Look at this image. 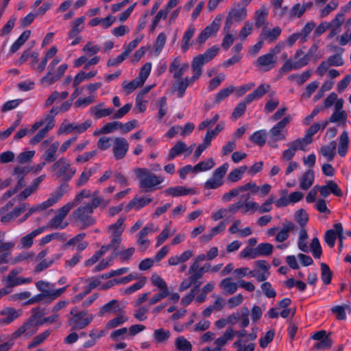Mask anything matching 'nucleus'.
<instances>
[{"label":"nucleus","instance_id":"f257e3e1","mask_svg":"<svg viewBox=\"0 0 351 351\" xmlns=\"http://www.w3.org/2000/svg\"><path fill=\"white\" fill-rule=\"evenodd\" d=\"M99 193L98 190L94 191L90 202L77 207L72 212L71 220L81 229L87 228L95 223L96 220L92 215L95 208L99 206L105 208L110 204V199H104L99 195Z\"/></svg>","mask_w":351,"mask_h":351},{"label":"nucleus","instance_id":"f03ea898","mask_svg":"<svg viewBox=\"0 0 351 351\" xmlns=\"http://www.w3.org/2000/svg\"><path fill=\"white\" fill-rule=\"evenodd\" d=\"M285 48V43L279 42L271 48L268 53L259 56L254 62V66L261 71H269L274 69L277 63L276 55Z\"/></svg>","mask_w":351,"mask_h":351},{"label":"nucleus","instance_id":"7ed1b4c3","mask_svg":"<svg viewBox=\"0 0 351 351\" xmlns=\"http://www.w3.org/2000/svg\"><path fill=\"white\" fill-rule=\"evenodd\" d=\"M132 107V104L128 103L115 111L112 108H105L104 103H99L97 105L90 107V112L96 119L110 115H112L113 119H120L130 112Z\"/></svg>","mask_w":351,"mask_h":351},{"label":"nucleus","instance_id":"20e7f679","mask_svg":"<svg viewBox=\"0 0 351 351\" xmlns=\"http://www.w3.org/2000/svg\"><path fill=\"white\" fill-rule=\"evenodd\" d=\"M135 174L139 179V188L144 192L154 190L155 187L164 181L161 176H156L146 168L136 169Z\"/></svg>","mask_w":351,"mask_h":351},{"label":"nucleus","instance_id":"39448f33","mask_svg":"<svg viewBox=\"0 0 351 351\" xmlns=\"http://www.w3.org/2000/svg\"><path fill=\"white\" fill-rule=\"evenodd\" d=\"M29 166H16L12 172V176L16 177V184L14 187L10 189L0 197V202L3 204L8 199L16 194L19 190L26 185L25 177L32 170Z\"/></svg>","mask_w":351,"mask_h":351},{"label":"nucleus","instance_id":"423d86ee","mask_svg":"<svg viewBox=\"0 0 351 351\" xmlns=\"http://www.w3.org/2000/svg\"><path fill=\"white\" fill-rule=\"evenodd\" d=\"M51 169L53 177L63 181L70 180L77 171V169L71 166L69 160L64 157L53 163Z\"/></svg>","mask_w":351,"mask_h":351},{"label":"nucleus","instance_id":"0eeeda50","mask_svg":"<svg viewBox=\"0 0 351 351\" xmlns=\"http://www.w3.org/2000/svg\"><path fill=\"white\" fill-rule=\"evenodd\" d=\"M291 121V115L285 117L282 119L275 124L269 131V139L268 144L273 148L278 147L277 142L284 141L286 138V134L284 129L289 124Z\"/></svg>","mask_w":351,"mask_h":351},{"label":"nucleus","instance_id":"6e6552de","mask_svg":"<svg viewBox=\"0 0 351 351\" xmlns=\"http://www.w3.org/2000/svg\"><path fill=\"white\" fill-rule=\"evenodd\" d=\"M236 336L239 337L238 340L234 342L233 347L237 348V351H254L256 344L248 341H252L257 337L256 333L252 330L250 333H247V330H237Z\"/></svg>","mask_w":351,"mask_h":351},{"label":"nucleus","instance_id":"1a4fd4ad","mask_svg":"<svg viewBox=\"0 0 351 351\" xmlns=\"http://www.w3.org/2000/svg\"><path fill=\"white\" fill-rule=\"evenodd\" d=\"M68 185L62 184L53 193H52L49 197L41 204L30 208L27 213L32 215L34 213L43 211L47 208L56 204L61 199L64 194L67 191Z\"/></svg>","mask_w":351,"mask_h":351},{"label":"nucleus","instance_id":"9d476101","mask_svg":"<svg viewBox=\"0 0 351 351\" xmlns=\"http://www.w3.org/2000/svg\"><path fill=\"white\" fill-rule=\"evenodd\" d=\"M219 48L217 45L208 49L204 53L193 58L191 62L192 71H196L202 75V66L213 60L218 53Z\"/></svg>","mask_w":351,"mask_h":351},{"label":"nucleus","instance_id":"9b49d317","mask_svg":"<svg viewBox=\"0 0 351 351\" xmlns=\"http://www.w3.org/2000/svg\"><path fill=\"white\" fill-rule=\"evenodd\" d=\"M73 208V203H66L56 210L53 217L48 223V226L53 229H64L69 223L64 221V219L71 210Z\"/></svg>","mask_w":351,"mask_h":351},{"label":"nucleus","instance_id":"f8f14e48","mask_svg":"<svg viewBox=\"0 0 351 351\" xmlns=\"http://www.w3.org/2000/svg\"><path fill=\"white\" fill-rule=\"evenodd\" d=\"M125 217H119L117 221L108 227V230L110 233L111 241L108 245L110 249L112 248L114 251L119 247L121 242V234L125 229Z\"/></svg>","mask_w":351,"mask_h":351},{"label":"nucleus","instance_id":"ddd939ff","mask_svg":"<svg viewBox=\"0 0 351 351\" xmlns=\"http://www.w3.org/2000/svg\"><path fill=\"white\" fill-rule=\"evenodd\" d=\"M309 61L310 60L308 55H306L302 49H299L295 51L293 59L287 60L282 65L281 69L285 72H289L291 70H297L307 65Z\"/></svg>","mask_w":351,"mask_h":351},{"label":"nucleus","instance_id":"4468645a","mask_svg":"<svg viewBox=\"0 0 351 351\" xmlns=\"http://www.w3.org/2000/svg\"><path fill=\"white\" fill-rule=\"evenodd\" d=\"M228 168L229 165L227 162L217 168L214 171L212 177L204 182V187L206 189H217L221 186L223 184V177Z\"/></svg>","mask_w":351,"mask_h":351},{"label":"nucleus","instance_id":"2eb2a0df","mask_svg":"<svg viewBox=\"0 0 351 351\" xmlns=\"http://www.w3.org/2000/svg\"><path fill=\"white\" fill-rule=\"evenodd\" d=\"M21 268H14L12 269L7 276L2 278V283L5 285L4 288L11 289L12 288L23 285L28 284L32 281L31 278L19 277V275L21 273Z\"/></svg>","mask_w":351,"mask_h":351},{"label":"nucleus","instance_id":"dca6fc26","mask_svg":"<svg viewBox=\"0 0 351 351\" xmlns=\"http://www.w3.org/2000/svg\"><path fill=\"white\" fill-rule=\"evenodd\" d=\"M92 125V121L90 119L86 120L82 123H69L64 121L61 123L57 133L59 135H65L75 132L77 134L84 132Z\"/></svg>","mask_w":351,"mask_h":351},{"label":"nucleus","instance_id":"f3484780","mask_svg":"<svg viewBox=\"0 0 351 351\" xmlns=\"http://www.w3.org/2000/svg\"><path fill=\"white\" fill-rule=\"evenodd\" d=\"M192 77H186L183 78H174V82L172 88L174 91L178 92V97L181 98L184 94L188 86L192 85L200 77L201 75L196 71H192Z\"/></svg>","mask_w":351,"mask_h":351},{"label":"nucleus","instance_id":"a211bd4d","mask_svg":"<svg viewBox=\"0 0 351 351\" xmlns=\"http://www.w3.org/2000/svg\"><path fill=\"white\" fill-rule=\"evenodd\" d=\"M70 313L72 315L70 322L75 326L81 328L86 327L93 319V315L87 314L86 311L77 312L75 308L71 309Z\"/></svg>","mask_w":351,"mask_h":351},{"label":"nucleus","instance_id":"6ab92c4d","mask_svg":"<svg viewBox=\"0 0 351 351\" xmlns=\"http://www.w3.org/2000/svg\"><path fill=\"white\" fill-rule=\"evenodd\" d=\"M330 332L326 334V330H319L311 336L314 340L319 341L316 343L313 348L316 350H328L332 346V341L330 338Z\"/></svg>","mask_w":351,"mask_h":351},{"label":"nucleus","instance_id":"aec40b11","mask_svg":"<svg viewBox=\"0 0 351 351\" xmlns=\"http://www.w3.org/2000/svg\"><path fill=\"white\" fill-rule=\"evenodd\" d=\"M36 287L38 291L51 295V300H56L60 297L66 289V287L54 289V285L50 282L39 280L36 282Z\"/></svg>","mask_w":351,"mask_h":351},{"label":"nucleus","instance_id":"412c9836","mask_svg":"<svg viewBox=\"0 0 351 351\" xmlns=\"http://www.w3.org/2000/svg\"><path fill=\"white\" fill-rule=\"evenodd\" d=\"M189 69V63L183 62L181 56H177L171 61L169 71L173 78H180Z\"/></svg>","mask_w":351,"mask_h":351},{"label":"nucleus","instance_id":"4be33fe9","mask_svg":"<svg viewBox=\"0 0 351 351\" xmlns=\"http://www.w3.org/2000/svg\"><path fill=\"white\" fill-rule=\"evenodd\" d=\"M344 64L340 54L330 56L325 61L322 62L316 69V73L319 76H323L330 66H340Z\"/></svg>","mask_w":351,"mask_h":351},{"label":"nucleus","instance_id":"5701e85b","mask_svg":"<svg viewBox=\"0 0 351 351\" xmlns=\"http://www.w3.org/2000/svg\"><path fill=\"white\" fill-rule=\"evenodd\" d=\"M45 315V311L40 306L33 308L31 310V315L24 326L27 328H36L43 326V316Z\"/></svg>","mask_w":351,"mask_h":351},{"label":"nucleus","instance_id":"b1692460","mask_svg":"<svg viewBox=\"0 0 351 351\" xmlns=\"http://www.w3.org/2000/svg\"><path fill=\"white\" fill-rule=\"evenodd\" d=\"M129 149V143L123 137H116L113 139L112 153L116 160L123 158Z\"/></svg>","mask_w":351,"mask_h":351},{"label":"nucleus","instance_id":"393cba45","mask_svg":"<svg viewBox=\"0 0 351 351\" xmlns=\"http://www.w3.org/2000/svg\"><path fill=\"white\" fill-rule=\"evenodd\" d=\"M22 315L21 309L5 307L0 311V326H5Z\"/></svg>","mask_w":351,"mask_h":351},{"label":"nucleus","instance_id":"a878e982","mask_svg":"<svg viewBox=\"0 0 351 351\" xmlns=\"http://www.w3.org/2000/svg\"><path fill=\"white\" fill-rule=\"evenodd\" d=\"M289 148L284 150L282 153L280 160L282 161H291L294 157L297 150H304L306 145L300 139L298 138L288 144Z\"/></svg>","mask_w":351,"mask_h":351},{"label":"nucleus","instance_id":"bb28decb","mask_svg":"<svg viewBox=\"0 0 351 351\" xmlns=\"http://www.w3.org/2000/svg\"><path fill=\"white\" fill-rule=\"evenodd\" d=\"M46 176L43 174L38 178H35L32 183L26 186L15 198L13 202H15L16 199L18 201H23L34 193L38 188L39 184L45 179Z\"/></svg>","mask_w":351,"mask_h":351},{"label":"nucleus","instance_id":"cd10ccee","mask_svg":"<svg viewBox=\"0 0 351 351\" xmlns=\"http://www.w3.org/2000/svg\"><path fill=\"white\" fill-rule=\"evenodd\" d=\"M125 305L120 303L117 300H112L104 304L99 310V316H106L110 314H119L123 312Z\"/></svg>","mask_w":351,"mask_h":351},{"label":"nucleus","instance_id":"c85d7f7f","mask_svg":"<svg viewBox=\"0 0 351 351\" xmlns=\"http://www.w3.org/2000/svg\"><path fill=\"white\" fill-rule=\"evenodd\" d=\"M45 121H48L46 125L39 130L30 140L29 144L32 145H37L41 142L48 134L49 132L54 127L55 124L50 115H46Z\"/></svg>","mask_w":351,"mask_h":351},{"label":"nucleus","instance_id":"c756f323","mask_svg":"<svg viewBox=\"0 0 351 351\" xmlns=\"http://www.w3.org/2000/svg\"><path fill=\"white\" fill-rule=\"evenodd\" d=\"M28 206V204L23 203L8 213H7L8 211V210L0 216L1 221L4 224L8 223L11 221L17 218L21 213L27 210Z\"/></svg>","mask_w":351,"mask_h":351},{"label":"nucleus","instance_id":"7c9ffc66","mask_svg":"<svg viewBox=\"0 0 351 351\" xmlns=\"http://www.w3.org/2000/svg\"><path fill=\"white\" fill-rule=\"evenodd\" d=\"M281 32V28L278 26L274 27L272 29L264 27L261 30L258 38L263 40V43L264 41H267L269 44H271L278 39Z\"/></svg>","mask_w":351,"mask_h":351},{"label":"nucleus","instance_id":"2f4dec72","mask_svg":"<svg viewBox=\"0 0 351 351\" xmlns=\"http://www.w3.org/2000/svg\"><path fill=\"white\" fill-rule=\"evenodd\" d=\"M329 121L328 120L322 121L313 123L306 131L305 136L300 138L306 146L312 142V137L319 130H324L328 125Z\"/></svg>","mask_w":351,"mask_h":351},{"label":"nucleus","instance_id":"473e14b6","mask_svg":"<svg viewBox=\"0 0 351 351\" xmlns=\"http://www.w3.org/2000/svg\"><path fill=\"white\" fill-rule=\"evenodd\" d=\"M247 9L237 3H234L232 6L228 17L234 22L240 23L246 19L247 15Z\"/></svg>","mask_w":351,"mask_h":351},{"label":"nucleus","instance_id":"72a5a7b5","mask_svg":"<svg viewBox=\"0 0 351 351\" xmlns=\"http://www.w3.org/2000/svg\"><path fill=\"white\" fill-rule=\"evenodd\" d=\"M152 198L149 197H134L132 200H130L128 204L125 206V211L129 212L130 210L134 209L136 210H139L150 202H152Z\"/></svg>","mask_w":351,"mask_h":351},{"label":"nucleus","instance_id":"f704fd0d","mask_svg":"<svg viewBox=\"0 0 351 351\" xmlns=\"http://www.w3.org/2000/svg\"><path fill=\"white\" fill-rule=\"evenodd\" d=\"M196 193L197 191L195 189L187 188L186 186H182L169 187L165 191V193L167 195H170L172 197H179L189 194L193 195L195 194Z\"/></svg>","mask_w":351,"mask_h":351},{"label":"nucleus","instance_id":"c9c22d12","mask_svg":"<svg viewBox=\"0 0 351 351\" xmlns=\"http://www.w3.org/2000/svg\"><path fill=\"white\" fill-rule=\"evenodd\" d=\"M270 85L268 84H261L252 93L245 97L246 103H252L254 100L262 98L270 90Z\"/></svg>","mask_w":351,"mask_h":351},{"label":"nucleus","instance_id":"e433bc0d","mask_svg":"<svg viewBox=\"0 0 351 351\" xmlns=\"http://www.w3.org/2000/svg\"><path fill=\"white\" fill-rule=\"evenodd\" d=\"M295 228V224L290 221H286L284 224L282 228L276 234L275 240L277 242L282 243L286 241L289 237V234L291 231Z\"/></svg>","mask_w":351,"mask_h":351},{"label":"nucleus","instance_id":"4c0bfd02","mask_svg":"<svg viewBox=\"0 0 351 351\" xmlns=\"http://www.w3.org/2000/svg\"><path fill=\"white\" fill-rule=\"evenodd\" d=\"M85 233H80L69 239L65 244L66 247L76 245L77 250L79 252L83 251L87 248L88 246V243L87 241H83L85 238Z\"/></svg>","mask_w":351,"mask_h":351},{"label":"nucleus","instance_id":"58836bf2","mask_svg":"<svg viewBox=\"0 0 351 351\" xmlns=\"http://www.w3.org/2000/svg\"><path fill=\"white\" fill-rule=\"evenodd\" d=\"M193 256V252L191 250L183 252L180 255L171 256L168 260V263L171 266H176L188 261Z\"/></svg>","mask_w":351,"mask_h":351},{"label":"nucleus","instance_id":"ea45409f","mask_svg":"<svg viewBox=\"0 0 351 351\" xmlns=\"http://www.w3.org/2000/svg\"><path fill=\"white\" fill-rule=\"evenodd\" d=\"M241 198L244 199L243 202L241 201V209L243 213L245 214L248 212L254 213L258 211L259 205L257 202L250 199V195L249 193L245 195H243Z\"/></svg>","mask_w":351,"mask_h":351},{"label":"nucleus","instance_id":"a19ab883","mask_svg":"<svg viewBox=\"0 0 351 351\" xmlns=\"http://www.w3.org/2000/svg\"><path fill=\"white\" fill-rule=\"evenodd\" d=\"M337 143L335 141H331L328 145H323L319 149V153L326 158L327 161L333 160L336 154Z\"/></svg>","mask_w":351,"mask_h":351},{"label":"nucleus","instance_id":"79ce46f5","mask_svg":"<svg viewBox=\"0 0 351 351\" xmlns=\"http://www.w3.org/2000/svg\"><path fill=\"white\" fill-rule=\"evenodd\" d=\"M315 174L313 169H309L300 178V187L302 190H308L313 184Z\"/></svg>","mask_w":351,"mask_h":351},{"label":"nucleus","instance_id":"37998d69","mask_svg":"<svg viewBox=\"0 0 351 351\" xmlns=\"http://www.w3.org/2000/svg\"><path fill=\"white\" fill-rule=\"evenodd\" d=\"M104 331L103 330H96V332L94 330H89L88 332L84 331L80 333L79 337L81 338L86 337L88 336L90 339L84 341V346L85 348H89L93 346L96 341V339L103 336Z\"/></svg>","mask_w":351,"mask_h":351},{"label":"nucleus","instance_id":"c03bdc74","mask_svg":"<svg viewBox=\"0 0 351 351\" xmlns=\"http://www.w3.org/2000/svg\"><path fill=\"white\" fill-rule=\"evenodd\" d=\"M60 254H54L48 258L39 261L40 263L34 267V271L38 274L50 267L56 261L60 258Z\"/></svg>","mask_w":351,"mask_h":351},{"label":"nucleus","instance_id":"a18cd8bd","mask_svg":"<svg viewBox=\"0 0 351 351\" xmlns=\"http://www.w3.org/2000/svg\"><path fill=\"white\" fill-rule=\"evenodd\" d=\"M219 287L223 290L226 295H232L238 289L237 283L232 282L230 278L223 279L219 284Z\"/></svg>","mask_w":351,"mask_h":351},{"label":"nucleus","instance_id":"49530a36","mask_svg":"<svg viewBox=\"0 0 351 351\" xmlns=\"http://www.w3.org/2000/svg\"><path fill=\"white\" fill-rule=\"evenodd\" d=\"M195 28L193 25H191L187 30L184 33L181 49L184 52H186L192 45L191 38L194 35Z\"/></svg>","mask_w":351,"mask_h":351},{"label":"nucleus","instance_id":"de8ad7c7","mask_svg":"<svg viewBox=\"0 0 351 351\" xmlns=\"http://www.w3.org/2000/svg\"><path fill=\"white\" fill-rule=\"evenodd\" d=\"M268 14L269 12L265 4H263L255 12L254 19L257 27H261L265 23Z\"/></svg>","mask_w":351,"mask_h":351},{"label":"nucleus","instance_id":"09e8293b","mask_svg":"<svg viewBox=\"0 0 351 351\" xmlns=\"http://www.w3.org/2000/svg\"><path fill=\"white\" fill-rule=\"evenodd\" d=\"M186 150V144L182 141H178L173 147L169 150L167 160H172L176 156L184 153Z\"/></svg>","mask_w":351,"mask_h":351},{"label":"nucleus","instance_id":"8fccbe9b","mask_svg":"<svg viewBox=\"0 0 351 351\" xmlns=\"http://www.w3.org/2000/svg\"><path fill=\"white\" fill-rule=\"evenodd\" d=\"M247 169V167L245 165L241 166L239 168L233 169L228 173L227 180L232 183L239 181L243 178V176Z\"/></svg>","mask_w":351,"mask_h":351},{"label":"nucleus","instance_id":"3c124183","mask_svg":"<svg viewBox=\"0 0 351 351\" xmlns=\"http://www.w3.org/2000/svg\"><path fill=\"white\" fill-rule=\"evenodd\" d=\"M176 229H171L169 224L165 226L160 234L156 237V246H160L169 237L176 233Z\"/></svg>","mask_w":351,"mask_h":351},{"label":"nucleus","instance_id":"603ef678","mask_svg":"<svg viewBox=\"0 0 351 351\" xmlns=\"http://www.w3.org/2000/svg\"><path fill=\"white\" fill-rule=\"evenodd\" d=\"M110 246L103 245L98 251L95 252V254L88 260L84 262V265L86 267H90L95 264L101 257H102L108 250Z\"/></svg>","mask_w":351,"mask_h":351},{"label":"nucleus","instance_id":"864d4df0","mask_svg":"<svg viewBox=\"0 0 351 351\" xmlns=\"http://www.w3.org/2000/svg\"><path fill=\"white\" fill-rule=\"evenodd\" d=\"M31 32L29 30L24 31L11 46L10 49V53L12 54L16 52L20 49V47L27 40Z\"/></svg>","mask_w":351,"mask_h":351},{"label":"nucleus","instance_id":"5fc2aeb1","mask_svg":"<svg viewBox=\"0 0 351 351\" xmlns=\"http://www.w3.org/2000/svg\"><path fill=\"white\" fill-rule=\"evenodd\" d=\"M348 143H349L348 134L346 131H344L340 135L339 141L338 154L341 156L343 157L346 154V153L348 152Z\"/></svg>","mask_w":351,"mask_h":351},{"label":"nucleus","instance_id":"6e6d98bb","mask_svg":"<svg viewBox=\"0 0 351 351\" xmlns=\"http://www.w3.org/2000/svg\"><path fill=\"white\" fill-rule=\"evenodd\" d=\"M304 14V8L300 3L294 4L287 12V19L289 21L300 18Z\"/></svg>","mask_w":351,"mask_h":351},{"label":"nucleus","instance_id":"4d7b16f0","mask_svg":"<svg viewBox=\"0 0 351 351\" xmlns=\"http://www.w3.org/2000/svg\"><path fill=\"white\" fill-rule=\"evenodd\" d=\"M266 130H261L254 132L250 139L254 144L263 147L266 142Z\"/></svg>","mask_w":351,"mask_h":351},{"label":"nucleus","instance_id":"13d9d810","mask_svg":"<svg viewBox=\"0 0 351 351\" xmlns=\"http://www.w3.org/2000/svg\"><path fill=\"white\" fill-rule=\"evenodd\" d=\"M59 142L55 141L53 143H51L50 147L45 151V160L47 162H54L56 160L57 156L56 154L59 147Z\"/></svg>","mask_w":351,"mask_h":351},{"label":"nucleus","instance_id":"bf43d9fd","mask_svg":"<svg viewBox=\"0 0 351 351\" xmlns=\"http://www.w3.org/2000/svg\"><path fill=\"white\" fill-rule=\"evenodd\" d=\"M167 40V36L164 32L160 33L154 43V54L156 56H158L162 51Z\"/></svg>","mask_w":351,"mask_h":351},{"label":"nucleus","instance_id":"052dcab7","mask_svg":"<svg viewBox=\"0 0 351 351\" xmlns=\"http://www.w3.org/2000/svg\"><path fill=\"white\" fill-rule=\"evenodd\" d=\"M128 320L124 312L118 314V316L110 320L106 327L108 328H117L123 325Z\"/></svg>","mask_w":351,"mask_h":351},{"label":"nucleus","instance_id":"680f3d73","mask_svg":"<svg viewBox=\"0 0 351 351\" xmlns=\"http://www.w3.org/2000/svg\"><path fill=\"white\" fill-rule=\"evenodd\" d=\"M85 19L84 16H80L73 21V26L70 30V36L78 35L83 30V23Z\"/></svg>","mask_w":351,"mask_h":351},{"label":"nucleus","instance_id":"e2e57ef3","mask_svg":"<svg viewBox=\"0 0 351 351\" xmlns=\"http://www.w3.org/2000/svg\"><path fill=\"white\" fill-rule=\"evenodd\" d=\"M237 330H226L224 335L215 341L217 348L223 346L228 341L232 340L236 336Z\"/></svg>","mask_w":351,"mask_h":351},{"label":"nucleus","instance_id":"0e129e2a","mask_svg":"<svg viewBox=\"0 0 351 351\" xmlns=\"http://www.w3.org/2000/svg\"><path fill=\"white\" fill-rule=\"evenodd\" d=\"M49 335L50 332L49 330H45L43 332L34 337L32 341L28 344L27 348L32 349L40 345L46 340V339L49 336Z\"/></svg>","mask_w":351,"mask_h":351},{"label":"nucleus","instance_id":"69168bd1","mask_svg":"<svg viewBox=\"0 0 351 351\" xmlns=\"http://www.w3.org/2000/svg\"><path fill=\"white\" fill-rule=\"evenodd\" d=\"M143 84V83L142 81L136 77L134 80L130 82L124 81L122 84V87L125 90L127 94H130L138 87L142 86Z\"/></svg>","mask_w":351,"mask_h":351},{"label":"nucleus","instance_id":"338daca9","mask_svg":"<svg viewBox=\"0 0 351 351\" xmlns=\"http://www.w3.org/2000/svg\"><path fill=\"white\" fill-rule=\"evenodd\" d=\"M215 165L213 158H208L203 160L195 165L196 172L206 171L211 169Z\"/></svg>","mask_w":351,"mask_h":351},{"label":"nucleus","instance_id":"774afa93","mask_svg":"<svg viewBox=\"0 0 351 351\" xmlns=\"http://www.w3.org/2000/svg\"><path fill=\"white\" fill-rule=\"evenodd\" d=\"M176 347L179 351H192L191 343L182 336L176 339Z\"/></svg>","mask_w":351,"mask_h":351}]
</instances>
